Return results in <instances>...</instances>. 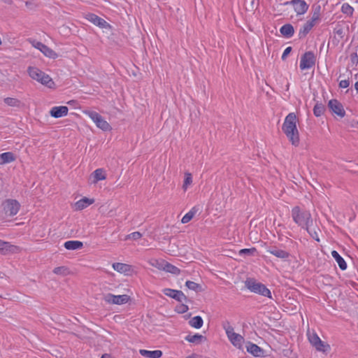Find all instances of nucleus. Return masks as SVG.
Returning a JSON list of instances; mask_svg holds the SVG:
<instances>
[{
  "mask_svg": "<svg viewBox=\"0 0 358 358\" xmlns=\"http://www.w3.org/2000/svg\"><path fill=\"white\" fill-rule=\"evenodd\" d=\"M297 117L294 113H289L285 119L282 130L292 145L297 147L299 145V133L296 127Z\"/></svg>",
  "mask_w": 358,
  "mask_h": 358,
  "instance_id": "f257e3e1",
  "label": "nucleus"
},
{
  "mask_svg": "<svg viewBox=\"0 0 358 358\" xmlns=\"http://www.w3.org/2000/svg\"><path fill=\"white\" fill-rule=\"evenodd\" d=\"M292 217L301 228L308 230L313 225V218L309 210L296 206L292 209Z\"/></svg>",
  "mask_w": 358,
  "mask_h": 358,
  "instance_id": "f03ea898",
  "label": "nucleus"
},
{
  "mask_svg": "<svg viewBox=\"0 0 358 358\" xmlns=\"http://www.w3.org/2000/svg\"><path fill=\"white\" fill-rule=\"evenodd\" d=\"M245 286L252 292L271 299V291L262 282L255 278H248L245 281Z\"/></svg>",
  "mask_w": 358,
  "mask_h": 358,
  "instance_id": "7ed1b4c3",
  "label": "nucleus"
},
{
  "mask_svg": "<svg viewBox=\"0 0 358 358\" xmlns=\"http://www.w3.org/2000/svg\"><path fill=\"white\" fill-rule=\"evenodd\" d=\"M27 71L31 78L48 87H52V85H55L52 78L48 74L36 67L29 66Z\"/></svg>",
  "mask_w": 358,
  "mask_h": 358,
  "instance_id": "20e7f679",
  "label": "nucleus"
},
{
  "mask_svg": "<svg viewBox=\"0 0 358 358\" xmlns=\"http://www.w3.org/2000/svg\"><path fill=\"white\" fill-rule=\"evenodd\" d=\"M223 328L224 329L229 340L231 343L238 349H241L242 343L244 341V338L242 336L236 334L234 331V327L230 325L229 322H225L223 324Z\"/></svg>",
  "mask_w": 358,
  "mask_h": 358,
  "instance_id": "39448f33",
  "label": "nucleus"
},
{
  "mask_svg": "<svg viewBox=\"0 0 358 358\" xmlns=\"http://www.w3.org/2000/svg\"><path fill=\"white\" fill-rule=\"evenodd\" d=\"M316 57L313 52L307 51L301 57L300 69L301 70L309 69L315 66Z\"/></svg>",
  "mask_w": 358,
  "mask_h": 358,
  "instance_id": "423d86ee",
  "label": "nucleus"
},
{
  "mask_svg": "<svg viewBox=\"0 0 358 358\" xmlns=\"http://www.w3.org/2000/svg\"><path fill=\"white\" fill-rule=\"evenodd\" d=\"M103 299L109 304L122 305L127 303L130 300V296L127 294L114 295L108 293L103 296Z\"/></svg>",
  "mask_w": 358,
  "mask_h": 358,
  "instance_id": "0eeeda50",
  "label": "nucleus"
},
{
  "mask_svg": "<svg viewBox=\"0 0 358 358\" xmlns=\"http://www.w3.org/2000/svg\"><path fill=\"white\" fill-rule=\"evenodd\" d=\"M2 206L7 215L14 216L18 213L20 204L15 199H7L3 203Z\"/></svg>",
  "mask_w": 358,
  "mask_h": 358,
  "instance_id": "6e6552de",
  "label": "nucleus"
},
{
  "mask_svg": "<svg viewBox=\"0 0 358 358\" xmlns=\"http://www.w3.org/2000/svg\"><path fill=\"white\" fill-rule=\"evenodd\" d=\"M87 114L99 129L105 131L111 129L110 125L97 112L89 111Z\"/></svg>",
  "mask_w": 358,
  "mask_h": 358,
  "instance_id": "1a4fd4ad",
  "label": "nucleus"
},
{
  "mask_svg": "<svg viewBox=\"0 0 358 358\" xmlns=\"http://www.w3.org/2000/svg\"><path fill=\"white\" fill-rule=\"evenodd\" d=\"M289 4L294 6V11L297 15H303L308 11L309 8L308 4L304 0H292L284 3L285 6Z\"/></svg>",
  "mask_w": 358,
  "mask_h": 358,
  "instance_id": "9d476101",
  "label": "nucleus"
},
{
  "mask_svg": "<svg viewBox=\"0 0 358 358\" xmlns=\"http://www.w3.org/2000/svg\"><path fill=\"white\" fill-rule=\"evenodd\" d=\"M162 292L166 296H168L178 302H186L187 301V297L180 290L165 288Z\"/></svg>",
  "mask_w": 358,
  "mask_h": 358,
  "instance_id": "9b49d317",
  "label": "nucleus"
},
{
  "mask_svg": "<svg viewBox=\"0 0 358 358\" xmlns=\"http://www.w3.org/2000/svg\"><path fill=\"white\" fill-rule=\"evenodd\" d=\"M328 107L332 113L341 117H343L345 115L343 105L337 99L330 100L328 103Z\"/></svg>",
  "mask_w": 358,
  "mask_h": 358,
  "instance_id": "f8f14e48",
  "label": "nucleus"
},
{
  "mask_svg": "<svg viewBox=\"0 0 358 358\" xmlns=\"http://www.w3.org/2000/svg\"><path fill=\"white\" fill-rule=\"evenodd\" d=\"M33 45L49 58L55 59L58 57L57 53L41 42L36 41Z\"/></svg>",
  "mask_w": 358,
  "mask_h": 358,
  "instance_id": "ddd939ff",
  "label": "nucleus"
},
{
  "mask_svg": "<svg viewBox=\"0 0 358 358\" xmlns=\"http://www.w3.org/2000/svg\"><path fill=\"white\" fill-rule=\"evenodd\" d=\"M87 19L100 28H110V25L103 18L94 13H89Z\"/></svg>",
  "mask_w": 358,
  "mask_h": 358,
  "instance_id": "4468645a",
  "label": "nucleus"
},
{
  "mask_svg": "<svg viewBox=\"0 0 358 358\" xmlns=\"http://www.w3.org/2000/svg\"><path fill=\"white\" fill-rule=\"evenodd\" d=\"M247 352L250 353L255 357H264V350L257 345L248 341L246 344Z\"/></svg>",
  "mask_w": 358,
  "mask_h": 358,
  "instance_id": "2eb2a0df",
  "label": "nucleus"
},
{
  "mask_svg": "<svg viewBox=\"0 0 358 358\" xmlns=\"http://www.w3.org/2000/svg\"><path fill=\"white\" fill-rule=\"evenodd\" d=\"M267 252L283 260H286L290 257V254L288 252L279 249L276 246H270L267 249Z\"/></svg>",
  "mask_w": 358,
  "mask_h": 358,
  "instance_id": "dca6fc26",
  "label": "nucleus"
},
{
  "mask_svg": "<svg viewBox=\"0 0 358 358\" xmlns=\"http://www.w3.org/2000/svg\"><path fill=\"white\" fill-rule=\"evenodd\" d=\"M69 108L67 106H55L51 108L50 114L55 118H59L65 116L68 114Z\"/></svg>",
  "mask_w": 358,
  "mask_h": 358,
  "instance_id": "f3484780",
  "label": "nucleus"
},
{
  "mask_svg": "<svg viewBox=\"0 0 358 358\" xmlns=\"http://www.w3.org/2000/svg\"><path fill=\"white\" fill-rule=\"evenodd\" d=\"M157 267L172 274L179 275L180 273V268L167 262H162Z\"/></svg>",
  "mask_w": 358,
  "mask_h": 358,
  "instance_id": "a211bd4d",
  "label": "nucleus"
},
{
  "mask_svg": "<svg viewBox=\"0 0 358 358\" xmlns=\"http://www.w3.org/2000/svg\"><path fill=\"white\" fill-rule=\"evenodd\" d=\"M315 25V23L308 20L300 29L299 31V38H304Z\"/></svg>",
  "mask_w": 358,
  "mask_h": 358,
  "instance_id": "6ab92c4d",
  "label": "nucleus"
},
{
  "mask_svg": "<svg viewBox=\"0 0 358 358\" xmlns=\"http://www.w3.org/2000/svg\"><path fill=\"white\" fill-rule=\"evenodd\" d=\"M185 339L189 343H192L196 345L205 342L207 340L206 336L199 334H195L194 335L189 334L185 336Z\"/></svg>",
  "mask_w": 358,
  "mask_h": 358,
  "instance_id": "aec40b11",
  "label": "nucleus"
},
{
  "mask_svg": "<svg viewBox=\"0 0 358 358\" xmlns=\"http://www.w3.org/2000/svg\"><path fill=\"white\" fill-rule=\"evenodd\" d=\"M280 32L285 38H290L294 34V29L291 24H285L280 27Z\"/></svg>",
  "mask_w": 358,
  "mask_h": 358,
  "instance_id": "412c9836",
  "label": "nucleus"
},
{
  "mask_svg": "<svg viewBox=\"0 0 358 358\" xmlns=\"http://www.w3.org/2000/svg\"><path fill=\"white\" fill-rule=\"evenodd\" d=\"M113 268L117 272L127 274L132 271V267L131 265L120 262L114 263L113 264Z\"/></svg>",
  "mask_w": 358,
  "mask_h": 358,
  "instance_id": "4be33fe9",
  "label": "nucleus"
},
{
  "mask_svg": "<svg viewBox=\"0 0 358 358\" xmlns=\"http://www.w3.org/2000/svg\"><path fill=\"white\" fill-rule=\"evenodd\" d=\"M94 201V199H90L87 197H84L75 203L76 209L78 210H83L89 206L90 205L92 204Z\"/></svg>",
  "mask_w": 358,
  "mask_h": 358,
  "instance_id": "5701e85b",
  "label": "nucleus"
},
{
  "mask_svg": "<svg viewBox=\"0 0 358 358\" xmlns=\"http://www.w3.org/2000/svg\"><path fill=\"white\" fill-rule=\"evenodd\" d=\"M64 248L69 250H74L81 249L83 243L79 241H68L64 243Z\"/></svg>",
  "mask_w": 358,
  "mask_h": 358,
  "instance_id": "b1692460",
  "label": "nucleus"
},
{
  "mask_svg": "<svg viewBox=\"0 0 358 358\" xmlns=\"http://www.w3.org/2000/svg\"><path fill=\"white\" fill-rule=\"evenodd\" d=\"M140 354L142 356L149 358H159L162 356V352L159 350L150 351L147 350H140Z\"/></svg>",
  "mask_w": 358,
  "mask_h": 358,
  "instance_id": "393cba45",
  "label": "nucleus"
},
{
  "mask_svg": "<svg viewBox=\"0 0 358 358\" xmlns=\"http://www.w3.org/2000/svg\"><path fill=\"white\" fill-rule=\"evenodd\" d=\"M15 160V157L11 152H6L0 155V164L10 163Z\"/></svg>",
  "mask_w": 358,
  "mask_h": 358,
  "instance_id": "a878e982",
  "label": "nucleus"
},
{
  "mask_svg": "<svg viewBox=\"0 0 358 358\" xmlns=\"http://www.w3.org/2000/svg\"><path fill=\"white\" fill-rule=\"evenodd\" d=\"M332 257L335 259L336 262L338 263L340 268L343 271L347 268V264L344 259L338 254V252L336 250H333L331 252Z\"/></svg>",
  "mask_w": 358,
  "mask_h": 358,
  "instance_id": "bb28decb",
  "label": "nucleus"
},
{
  "mask_svg": "<svg viewBox=\"0 0 358 358\" xmlns=\"http://www.w3.org/2000/svg\"><path fill=\"white\" fill-rule=\"evenodd\" d=\"M92 176L93 177V182L96 183L99 180H105L106 178L105 171L103 169H97L92 173Z\"/></svg>",
  "mask_w": 358,
  "mask_h": 358,
  "instance_id": "cd10ccee",
  "label": "nucleus"
},
{
  "mask_svg": "<svg viewBox=\"0 0 358 358\" xmlns=\"http://www.w3.org/2000/svg\"><path fill=\"white\" fill-rule=\"evenodd\" d=\"M320 11H321L320 5H318V4L313 5V6L312 17L310 20V21L316 24V22L319 21L320 20Z\"/></svg>",
  "mask_w": 358,
  "mask_h": 358,
  "instance_id": "c85d7f7f",
  "label": "nucleus"
},
{
  "mask_svg": "<svg viewBox=\"0 0 358 358\" xmlns=\"http://www.w3.org/2000/svg\"><path fill=\"white\" fill-rule=\"evenodd\" d=\"M203 320L202 317L199 315L192 317L189 321V324L195 329H200L203 326Z\"/></svg>",
  "mask_w": 358,
  "mask_h": 358,
  "instance_id": "c756f323",
  "label": "nucleus"
},
{
  "mask_svg": "<svg viewBox=\"0 0 358 358\" xmlns=\"http://www.w3.org/2000/svg\"><path fill=\"white\" fill-rule=\"evenodd\" d=\"M197 211L198 208L196 206L193 207L187 213H186L182 217L181 220L182 223L186 224L189 222L194 217Z\"/></svg>",
  "mask_w": 358,
  "mask_h": 358,
  "instance_id": "7c9ffc66",
  "label": "nucleus"
},
{
  "mask_svg": "<svg viewBox=\"0 0 358 358\" xmlns=\"http://www.w3.org/2000/svg\"><path fill=\"white\" fill-rule=\"evenodd\" d=\"M326 110L325 106L322 103L317 102L313 108V114L316 117H320Z\"/></svg>",
  "mask_w": 358,
  "mask_h": 358,
  "instance_id": "2f4dec72",
  "label": "nucleus"
},
{
  "mask_svg": "<svg viewBox=\"0 0 358 358\" xmlns=\"http://www.w3.org/2000/svg\"><path fill=\"white\" fill-rule=\"evenodd\" d=\"M13 248L9 242L4 241L0 239V253L5 255L8 252L11 251V248Z\"/></svg>",
  "mask_w": 358,
  "mask_h": 358,
  "instance_id": "473e14b6",
  "label": "nucleus"
},
{
  "mask_svg": "<svg viewBox=\"0 0 358 358\" xmlns=\"http://www.w3.org/2000/svg\"><path fill=\"white\" fill-rule=\"evenodd\" d=\"M314 347L317 351H320L324 353H327L329 352L331 350L330 345L328 343L322 341V340Z\"/></svg>",
  "mask_w": 358,
  "mask_h": 358,
  "instance_id": "72a5a7b5",
  "label": "nucleus"
},
{
  "mask_svg": "<svg viewBox=\"0 0 358 358\" xmlns=\"http://www.w3.org/2000/svg\"><path fill=\"white\" fill-rule=\"evenodd\" d=\"M3 101L6 105L12 107L19 108L21 106V101L15 98L7 97L3 99Z\"/></svg>",
  "mask_w": 358,
  "mask_h": 358,
  "instance_id": "f704fd0d",
  "label": "nucleus"
},
{
  "mask_svg": "<svg viewBox=\"0 0 358 358\" xmlns=\"http://www.w3.org/2000/svg\"><path fill=\"white\" fill-rule=\"evenodd\" d=\"M185 285L188 289L194 290L196 292H200L202 291L201 285L193 281L187 280L185 282Z\"/></svg>",
  "mask_w": 358,
  "mask_h": 358,
  "instance_id": "c9c22d12",
  "label": "nucleus"
},
{
  "mask_svg": "<svg viewBox=\"0 0 358 358\" xmlns=\"http://www.w3.org/2000/svg\"><path fill=\"white\" fill-rule=\"evenodd\" d=\"M53 273L57 275H61L63 276L68 275L70 274V271L66 266H58L53 269Z\"/></svg>",
  "mask_w": 358,
  "mask_h": 358,
  "instance_id": "e433bc0d",
  "label": "nucleus"
},
{
  "mask_svg": "<svg viewBox=\"0 0 358 358\" xmlns=\"http://www.w3.org/2000/svg\"><path fill=\"white\" fill-rule=\"evenodd\" d=\"M341 11L344 14L352 16L354 12V8L348 3H345L342 5Z\"/></svg>",
  "mask_w": 358,
  "mask_h": 358,
  "instance_id": "4c0bfd02",
  "label": "nucleus"
},
{
  "mask_svg": "<svg viewBox=\"0 0 358 358\" xmlns=\"http://www.w3.org/2000/svg\"><path fill=\"white\" fill-rule=\"evenodd\" d=\"M308 340L313 346L316 345L321 341L320 338L317 336L316 333H313L311 335L309 334Z\"/></svg>",
  "mask_w": 358,
  "mask_h": 358,
  "instance_id": "58836bf2",
  "label": "nucleus"
},
{
  "mask_svg": "<svg viewBox=\"0 0 358 358\" xmlns=\"http://www.w3.org/2000/svg\"><path fill=\"white\" fill-rule=\"evenodd\" d=\"M256 252H257V249L255 248H248H248H245V249H241L239 251V255H248V256H252Z\"/></svg>",
  "mask_w": 358,
  "mask_h": 358,
  "instance_id": "ea45409f",
  "label": "nucleus"
},
{
  "mask_svg": "<svg viewBox=\"0 0 358 358\" xmlns=\"http://www.w3.org/2000/svg\"><path fill=\"white\" fill-rule=\"evenodd\" d=\"M141 237H142V234L139 231H135V232L128 234L126 236L125 240L133 239V240L136 241V240L141 238Z\"/></svg>",
  "mask_w": 358,
  "mask_h": 358,
  "instance_id": "a19ab883",
  "label": "nucleus"
},
{
  "mask_svg": "<svg viewBox=\"0 0 358 358\" xmlns=\"http://www.w3.org/2000/svg\"><path fill=\"white\" fill-rule=\"evenodd\" d=\"M188 310H189V307L187 305L183 304V303L177 306L175 309V310L178 313H180V314L187 312Z\"/></svg>",
  "mask_w": 358,
  "mask_h": 358,
  "instance_id": "79ce46f5",
  "label": "nucleus"
},
{
  "mask_svg": "<svg viewBox=\"0 0 358 358\" xmlns=\"http://www.w3.org/2000/svg\"><path fill=\"white\" fill-rule=\"evenodd\" d=\"M192 182V175L190 173H185V178L182 187L185 189L187 185H190Z\"/></svg>",
  "mask_w": 358,
  "mask_h": 358,
  "instance_id": "37998d69",
  "label": "nucleus"
},
{
  "mask_svg": "<svg viewBox=\"0 0 358 358\" xmlns=\"http://www.w3.org/2000/svg\"><path fill=\"white\" fill-rule=\"evenodd\" d=\"M307 232L309 234V235L313 238L315 239L316 241L319 242L320 241V238H319V236H318V234L317 233V231L315 230H312L310 228H308V230H306Z\"/></svg>",
  "mask_w": 358,
  "mask_h": 358,
  "instance_id": "c03bdc74",
  "label": "nucleus"
},
{
  "mask_svg": "<svg viewBox=\"0 0 358 358\" xmlns=\"http://www.w3.org/2000/svg\"><path fill=\"white\" fill-rule=\"evenodd\" d=\"M350 61L352 64H358V55L357 52H353L350 55Z\"/></svg>",
  "mask_w": 358,
  "mask_h": 358,
  "instance_id": "a18cd8bd",
  "label": "nucleus"
},
{
  "mask_svg": "<svg viewBox=\"0 0 358 358\" xmlns=\"http://www.w3.org/2000/svg\"><path fill=\"white\" fill-rule=\"evenodd\" d=\"M292 48L290 46L285 48V50H284V52L282 55V57H281L282 60L286 59L288 55L292 52Z\"/></svg>",
  "mask_w": 358,
  "mask_h": 358,
  "instance_id": "49530a36",
  "label": "nucleus"
},
{
  "mask_svg": "<svg viewBox=\"0 0 358 358\" xmlns=\"http://www.w3.org/2000/svg\"><path fill=\"white\" fill-rule=\"evenodd\" d=\"M339 87L341 88H347L350 85V80H342L339 82Z\"/></svg>",
  "mask_w": 358,
  "mask_h": 358,
  "instance_id": "de8ad7c7",
  "label": "nucleus"
},
{
  "mask_svg": "<svg viewBox=\"0 0 358 358\" xmlns=\"http://www.w3.org/2000/svg\"><path fill=\"white\" fill-rule=\"evenodd\" d=\"M334 33L339 36L341 38L343 37V29L340 26L336 27L334 29Z\"/></svg>",
  "mask_w": 358,
  "mask_h": 358,
  "instance_id": "09e8293b",
  "label": "nucleus"
},
{
  "mask_svg": "<svg viewBox=\"0 0 358 358\" xmlns=\"http://www.w3.org/2000/svg\"><path fill=\"white\" fill-rule=\"evenodd\" d=\"M1 1L7 4H9V5L12 4V3H13L12 0H1Z\"/></svg>",
  "mask_w": 358,
  "mask_h": 358,
  "instance_id": "8fccbe9b",
  "label": "nucleus"
},
{
  "mask_svg": "<svg viewBox=\"0 0 358 358\" xmlns=\"http://www.w3.org/2000/svg\"><path fill=\"white\" fill-rule=\"evenodd\" d=\"M355 88L357 92L358 93V81L355 83Z\"/></svg>",
  "mask_w": 358,
  "mask_h": 358,
  "instance_id": "3c124183",
  "label": "nucleus"
},
{
  "mask_svg": "<svg viewBox=\"0 0 358 358\" xmlns=\"http://www.w3.org/2000/svg\"><path fill=\"white\" fill-rule=\"evenodd\" d=\"M357 124H358V121H357Z\"/></svg>",
  "mask_w": 358,
  "mask_h": 358,
  "instance_id": "603ef678",
  "label": "nucleus"
}]
</instances>
